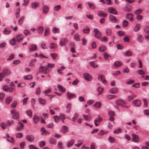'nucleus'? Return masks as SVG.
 <instances>
[{"instance_id": "f257e3e1", "label": "nucleus", "mask_w": 149, "mask_h": 149, "mask_svg": "<svg viewBox=\"0 0 149 149\" xmlns=\"http://www.w3.org/2000/svg\"><path fill=\"white\" fill-rule=\"evenodd\" d=\"M39 69L40 72L45 74L49 72L51 70V69H49L47 67L42 66L40 67Z\"/></svg>"}, {"instance_id": "f03ea898", "label": "nucleus", "mask_w": 149, "mask_h": 149, "mask_svg": "<svg viewBox=\"0 0 149 149\" xmlns=\"http://www.w3.org/2000/svg\"><path fill=\"white\" fill-rule=\"evenodd\" d=\"M11 114L13 115L12 116V118L15 119H18L19 116V113L18 111L16 110L13 109L10 111Z\"/></svg>"}, {"instance_id": "7ed1b4c3", "label": "nucleus", "mask_w": 149, "mask_h": 149, "mask_svg": "<svg viewBox=\"0 0 149 149\" xmlns=\"http://www.w3.org/2000/svg\"><path fill=\"white\" fill-rule=\"evenodd\" d=\"M37 48V45L35 44H31L29 47V52H33L35 51Z\"/></svg>"}, {"instance_id": "20e7f679", "label": "nucleus", "mask_w": 149, "mask_h": 149, "mask_svg": "<svg viewBox=\"0 0 149 149\" xmlns=\"http://www.w3.org/2000/svg\"><path fill=\"white\" fill-rule=\"evenodd\" d=\"M132 103L134 106L139 107L141 104V102L139 100L135 99L132 101Z\"/></svg>"}, {"instance_id": "39448f33", "label": "nucleus", "mask_w": 149, "mask_h": 149, "mask_svg": "<svg viewBox=\"0 0 149 149\" xmlns=\"http://www.w3.org/2000/svg\"><path fill=\"white\" fill-rule=\"evenodd\" d=\"M93 31L95 32L94 36L96 38H99L101 37V33L97 29H94Z\"/></svg>"}, {"instance_id": "423d86ee", "label": "nucleus", "mask_w": 149, "mask_h": 149, "mask_svg": "<svg viewBox=\"0 0 149 149\" xmlns=\"http://www.w3.org/2000/svg\"><path fill=\"white\" fill-rule=\"evenodd\" d=\"M84 79L88 81H90L92 79V77L91 75L88 73H86L83 74Z\"/></svg>"}, {"instance_id": "0eeeda50", "label": "nucleus", "mask_w": 149, "mask_h": 149, "mask_svg": "<svg viewBox=\"0 0 149 149\" xmlns=\"http://www.w3.org/2000/svg\"><path fill=\"white\" fill-rule=\"evenodd\" d=\"M68 41V40L67 38H63L60 41L59 45L61 46H64L67 43Z\"/></svg>"}, {"instance_id": "6e6552de", "label": "nucleus", "mask_w": 149, "mask_h": 149, "mask_svg": "<svg viewBox=\"0 0 149 149\" xmlns=\"http://www.w3.org/2000/svg\"><path fill=\"white\" fill-rule=\"evenodd\" d=\"M116 104L118 106H123V105L126 104V102L122 100L119 99L116 101Z\"/></svg>"}, {"instance_id": "1a4fd4ad", "label": "nucleus", "mask_w": 149, "mask_h": 149, "mask_svg": "<svg viewBox=\"0 0 149 149\" xmlns=\"http://www.w3.org/2000/svg\"><path fill=\"white\" fill-rule=\"evenodd\" d=\"M108 12L110 13L117 15L118 13L116 9L113 7H110L108 9Z\"/></svg>"}, {"instance_id": "9d476101", "label": "nucleus", "mask_w": 149, "mask_h": 149, "mask_svg": "<svg viewBox=\"0 0 149 149\" xmlns=\"http://www.w3.org/2000/svg\"><path fill=\"white\" fill-rule=\"evenodd\" d=\"M132 141L133 142L137 143L139 141V136L136 134H132Z\"/></svg>"}, {"instance_id": "9b49d317", "label": "nucleus", "mask_w": 149, "mask_h": 149, "mask_svg": "<svg viewBox=\"0 0 149 149\" xmlns=\"http://www.w3.org/2000/svg\"><path fill=\"white\" fill-rule=\"evenodd\" d=\"M98 79L104 84H106V80L105 79L103 76L99 74L98 76Z\"/></svg>"}, {"instance_id": "f8f14e48", "label": "nucleus", "mask_w": 149, "mask_h": 149, "mask_svg": "<svg viewBox=\"0 0 149 149\" xmlns=\"http://www.w3.org/2000/svg\"><path fill=\"white\" fill-rule=\"evenodd\" d=\"M126 18L129 20L130 21H133V15L132 14H126Z\"/></svg>"}, {"instance_id": "ddd939ff", "label": "nucleus", "mask_w": 149, "mask_h": 149, "mask_svg": "<svg viewBox=\"0 0 149 149\" xmlns=\"http://www.w3.org/2000/svg\"><path fill=\"white\" fill-rule=\"evenodd\" d=\"M98 116L99 117L98 119L95 120L94 121L95 124L96 126H97L99 125L100 123L102 120V118H100V116L99 115Z\"/></svg>"}, {"instance_id": "4468645a", "label": "nucleus", "mask_w": 149, "mask_h": 149, "mask_svg": "<svg viewBox=\"0 0 149 149\" xmlns=\"http://www.w3.org/2000/svg\"><path fill=\"white\" fill-rule=\"evenodd\" d=\"M17 41L19 42L23 39V36L21 34H18L16 36Z\"/></svg>"}, {"instance_id": "2eb2a0df", "label": "nucleus", "mask_w": 149, "mask_h": 149, "mask_svg": "<svg viewBox=\"0 0 149 149\" xmlns=\"http://www.w3.org/2000/svg\"><path fill=\"white\" fill-rule=\"evenodd\" d=\"M41 131L42 132V135H46L49 134V132L46 130L44 127H42L41 128Z\"/></svg>"}, {"instance_id": "dca6fc26", "label": "nucleus", "mask_w": 149, "mask_h": 149, "mask_svg": "<svg viewBox=\"0 0 149 149\" xmlns=\"http://www.w3.org/2000/svg\"><path fill=\"white\" fill-rule=\"evenodd\" d=\"M83 117L84 120L87 121L90 120L91 118V117L90 115H86L84 114H83Z\"/></svg>"}, {"instance_id": "f3484780", "label": "nucleus", "mask_w": 149, "mask_h": 149, "mask_svg": "<svg viewBox=\"0 0 149 149\" xmlns=\"http://www.w3.org/2000/svg\"><path fill=\"white\" fill-rule=\"evenodd\" d=\"M39 6V3L38 2H35L32 3L31 4V6L33 9H36L38 8Z\"/></svg>"}, {"instance_id": "a211bd4d", "label": "nucleus", "mask_w": 149, "mask_h": 149, "mask_svg": "<svg viewBox=\"0 0 149 149\" xmlns=\"http://www.w3.org/2000/svg\"><path fill=\"white\" fill-rule=\"evenodd\" d=\"M106 49V47L103 45H100L98 49L99 51L100 52H104L105 51Z\"/></svg>"}, {"instance_id": "6ab92c4d", "label": "nucleus", "mask_w": 149, "mask_h": 149, "mask_svg": "<svg viewBox=\"0 0 149 149\" xmlns=\"http://www.w3.org/2000/svg\"><path fill=\"white\" fill-rule=\"evenodd\" d=\"M38 101L39 104L41 105H44L46 104V100L42 98H39L38 99Z\"/></svg>"}, {"instance_id": "aec40b11", "label": "nucleus", "mask_w": 149, "mask_h": 149, "mask_svg": "<svg viewBox=\"0 0 149 149\" xmlns=\"http://www.w3.org/2000/svg\"><path fill=\"white\" fill-rule=\"evenodd\" d=\"M44 27L43 26H39L37 29L38 33L41 34L43 33L44 31Z\"/></svg>"}, {"instance_id": "412c9836", "label": "nucleus", "mask_w": 149, "mask_h": 149, "mask_svg": "<svg viewBox=\"0 0 149 149\" xmlns=\"http://www.w3.org/2000/svg\"><path fill=\"white\" fill-rule=\"evenodd\" d=\"M18 124L20 125V126L19 127H17L16 130L17 131H19L23 129L24 125L20 121L18 122Z\"/></svg>"}, {"instance_id": "4be33fe9", "label": "nucleus", "mask_w": 149, "mask_h": 149, "mask_svg": "<svg viewBox=\"0 0 149 149\" xmlns=\"http://www.w3.org/2000/svg\"><path fill=\"white\" fill-rule=\"evenodd\" d=\"M109 19L110 21L113 22H115L117 21L116 17L112 15H111L109 16Z\"/></svg>"}, {"instance_id": "5701e85b", "label": "nucleus", "mask_w": 149, "mask_h": 149, "mask_svg": "<svg viewBox=\"0 0 149 149\" xmlns=\"http://www.w3.org/2000/svg\"><path fill=\"white\" fill-rule=\"evenodd\" d=\"M118 89L117 88H114L109 90L110 93L113 94H115L118 92Z\"/></svg>"}, {"instance_id": "b1692460", "label": "nucleus", "mask_w": 149, "mask_h": 149, "mask_svg": "<svg viewBox=\"0 0 149 149\" xmlns=\"http://www.w3.org/2000/svg\"><path fill=\"white\" fill-rule=\"evenodd\" d=\"M98 15L100 17H106L107 16V15L102 11H100L98 12Z\"/></svg>"}, {"instance_id": "393cba45", "label": "nucleus", "mask_w": 149, "mask_h": 149, "mask_svg": "<svg viewBox=\"0 0 149 149\" xmlns=\"http://www.w3.org/2000/svg\"><path fill=\"white\" fill-rule=\"evenodd\" d=\"M43 13L44 14L46 13L49 11V8L47 5H45L43 7Z\"/></svg>"}, {"instance_id": "a878e982", "label": "nucleus", "mask_w": 149, "mask_h": 149, "mask_svg": "<svg viewBox=\"0 0 149 149\" xmlns=\"http://www.w3.org/2000/svg\"><path fill=\"white\" fill-rule=\"evenodd\" d=\"M66 95L68 97V98H72L73 97H75L76 96V95L75 94L73 93H70L68 92L67 93Z\"/></svg>"}, {"instance_id": "bb28decb", "label": "nucleus", "mask_w": 149, "mask_h": 149, "mask_svg": "<svg viewBox=\"0 0 149 149\" xmlns=\"http://www.w3.org/2000/svg\"><path fill=\"white\" fill-rule=\"evenodd\" d=\"M74 140L72 139L70 141H68L67 143V147L68 148H70L74 143Z\"/></svg>"}, {"instance_id": "cd10ccee", "label": "nucleus", "mask_w": 149, "mask_h": 149, "mask_svg": "<svg viewBox=\"0 0 149 149\" xmlns=\"http://www.w3.org/2000/svg\"><path fill=\"white\" fill-rule=\"evenodd\" d=\"M101 104L100 102H96L93 105L95 108H100L101 107Z\"/></svg>"}, {"instance_id": "c85d7f7f", "label": "nucleus", "mask_w": 149, "mask_h": 149, "mask_svg": "<svg viewBox=\"0 0 149 149\" xmlns=\"http://www.w3.org/2000/svg\"><path fill=\"white\" fill-rule=\"evenodd\" d=\"M13 100V97L11 96L8 97L6 99V103L7 104H9Z\"/></svg>"}, {"instance_id": "c756f323", "label": "nucleus", "mask_w": 149, "mask_h": 149, "mask_svg": "<svg viewBox=\"0 0 149 149\" xmlns=\"http://www.w3.org/2000/svg\"><path fill=\"white\" fill-rule=\"evenodd\" d=\"M90 64L92 67L94 68H97L98 65L94 61L90 62L89 63Z\"/></svg>"}, {"instance_id": "7c9ffc66", "label": "nucleus", "mask_w": 149, "mask_h": 149, "mask_svg": "<svg viewBox=\"0 0 149 149\" xmlns=\"http://www.w3.org/2000/svg\"><path fill=\"white\" fill-rule=\"evenodd\" d=\"M87 4L88 5L90 9L92 10H94L95 9V6L94 4L91 3L90 2H87Z\"/></svg>"}, {"instance_id": "2f4dec72", "label": "nucleus", "mask_w": 149, "mask_h": 149, "mask_svg": "<svg viewBox=\"0 0 149 149\" xmlns=\"http://www.w3.org/2000/svg\"><path fill=\"white\" fill-rule=\"evenodd\" d=\"M26 139L28 141L32 142L34 140V137L33 136L28 135L26 136Z\"/></svg>"}, {"instance_id": "473e14b6", "label": "nucleus", "mask_w": 149, "mask_h": 149, "mask_svg": "<svg viewBox=\"0 0 149 149\" xmlns=\"http://www.w3.org/2000/svg\"><path fill=\"white\" fill-rule=\"evenodd\" d=\"M3 73L5 75H9L10 74V71L8 69L6 68L3 71Z\"/></svg>"}, {"instance_id": "72a5a7b5", "label": "nucleus", "mask_w": 149, "mask_h": 149, "mask_svg": "<svg viewBox=\"0 0 149 149\" xmlns=\"http://www.w3.org/2000/svg\"><path fill=\"white\" fill-rule=\"evenodd\" d=\"M9 42L12 45H15L16 44V41L15 38L11 39L9 40Z\"/></svg>"}, {"instance_id": "f704fd0d", "label": "nucleus", "mask_w": 149, "mask_h": 149, "mask_svg": "<svg viewBox=\"0 0 149 149\" xmlns=\"http://www.w3.org/2000/svg\"><path fill=\"white\" fill-rule=\"evenodd\" d=\"M108 140L109 142L111 143H114L116 140L115 139L114 137L110 136L108 138Z\"/></svg>"}, {"instance_id": "c9c22d12", "label": "nucleus", "mask_w": 149, "mask_h": 149, "mask_svg": "<svg viewBox=\"0 0 149 149\" xmlns=\"http://www.w3.org/2000/svg\"><path fill=\"white\" fill-rule=\"evenodd\" d=\"M122 64V63L119 61H116L113 64L114 66L116 68H118Z\"/></svg>"}, {"instance_id": "e433bc0d", "label": "nucleus", "mask_w": 149, "mask_h": 149, "mask_svg": "<svg viewBox=\"0 0 149 149\" xmlns=\"http://www.w3.org/2000/svg\"><path fill=\"white\" fill-rule=\"evenodd\" d=\"M49 27H46L45 29V33L44 36H47L49 35Z\"/></svg>"}, {"instance_id": "4c0bfd02", "label": "nucleus", "mask_w": 149, "mask_h": 149, "mask_svg": "<svg viewBox=\"0 0 149 149\" xmlns=\"http://www.w3.org/2000/svg\"><path fill=\"white\" fill-rule=\"evenodd\" d=\"M65 68V67L63 66H61L58 68L57 70V72L59 74H61L63 73L62 70Z\"/></svg>"}, {"instance_id": "58836bf2", "label": "nucleus", "mask_w": 149, "mask_h": 149, "mask_svg": "<svg viewBox=\"0 0 149 149\" xmlns=\"http://www.w3.org/2000/svg\"><path fill=\"white\" fill-rule=\"evenodd\" d=\"M33 120L35 124L37 123L39 121V118L36 115H34L33 118Z\"/></svg>"}, {"instance_id": "ea45409f", "label": "nucleus", "mask_w": 149, "mask_h": 149, "mask_svg": "<svg viewBox=\"0 0 149 149\" xmlns=\"http://www.w3.org/2000/svg\"><path fill=\"white\" fill-rule=\"evenodd\" d=\"M11 32V31L8 28H5L3 31V33L5 34L8 35L10 34Z\"/></svg>"}, {"instance_id": "a19ab883", "label": "nucleus", "mask_w": 149, "mask_h": 149, "mask_svg": "<svg viewBox=\"0 0 149 149\" xmlns=\"http://www.w3.org/2000/svg\"><path fill=\"white\" fill-rule=\"evenodd\" d=\"M25 19V17L24 16H22L21 18L19 19L18 21V23L19 24L21 25L24 21Z\"/></svg>"}, {"instance_id": "79ce46f5", "label": "nucleus", "mask_w": 149, "mask_h": 149, "mask_svg": "<svg viewBox=\"0 0 149 149\" xmlns=\"http://www.w3.org/2000/svg\"><path fill=\"white\" fill-rule=\"evenodd\" d=\"M140 25L139 24H136L134 27V30L135 31H138L140 28Z\"/></svg>"}, {"instance_id": "37998d69", "label": "nucleus", "mask_w": 149, "mask_h": 149, "mask_svg": "<svg viewBox=\"0 0 149 149\" xmlns=\"http://www.w3.org/2000/svg\"><path fill=\"white\" fill-rule=\"evenodd\" d=\"M7 138L6 140L7 141L11 143H13L14 141V139L13 137H10L8 135L7 136Z\"/></svg>"}, {"instance_id": "c03bdc74", "label": "nucleus", "mask_w": 149, "mask_h": 149, "mask_svg": "<svg viewBox=\"0 0 149 149\" xmlns=\"http://www.w3.org/2000/svg\"><path fill=\"white\" fill-rule=\"evenodd\" d=\"M122 132V130L120 128H119L114 130L113 132V133L114 134H118L119 133H121Z\"/></svg>"}, {"instance_id": "a18cd8bd", "label": "nucleus", "mask_w": 149, "mask_h": 149, "mask_svg": "<svg viewBox=\"0 0 149 149\" xmlns=\"http://www.w3.org/2000/svg\"><path fill=\"white\" fill-rule=\"evenodd\" d=\"M62 128L63 130L62 132L63 133L67 132L68 131V127L65 125L62 126Z\"/></svg>"}, {"instance_id": "49530a36", "label": "nucleus", "mask_w": 149, "mask_h": 149, "mask_svg": "<svg viewBox=\"0 0 149 149\" xmlns=\"http://www.w3.org/2000/svg\"><path fill=\"white\" fill-rule=\"evenodd\" d=\"M52 31L54 33H58L60 31V29L58 28L54 27L52 28Z\"/></svg>"}, {"instance_id": "de8ad7c7", "label": "nucleus", "mask_w": 149, "mask_h": 149, "mask_svg": "<svg viewBox=\"0 0 149 149\" xmlns=\"http://www.w3.org/2000/svg\"><path fill=\"white\" fill-rule=\"evenodd\" d=\"M108 133V131L105 132L103 130H101L98 132V134L99 136H102L104 135L105 134H107Z\"/></svg>"}, {"instance_id": "09e8293b", "label": "nucleus", "mask_w": 149, "mask_h": 149, "mask_svg": "<svg viewBox=\"0 0 149 149\" xmlns=\"http://www.w3.org/2000/svg\"><path fill=\"white\" fill-rule=\"evenodd\" d=\"M142 11V9L139 8L136 10L134 13V14L136 15H139L141 13Z\"/></svg>"}, {"instance_id": "8fccbe9b", "label": "nucleus", "mask_w": 149, "mask_h": 149, "mask_svg": "<svg viewBox=\"0 0 149 149\" xmlns=\"http://www.w3.org/2000/svg\"><path fill=\"white\" fill-rule=\"evenodd\" d=\"M143 39V38L142 37L141 35H138L137 36V40L138 41L140 42H142Z\"/></svg>"}, {"instance_id": "3c124183", "label": "nucleus", "mask_w": 149, "mask_h": 149, "mask_svg": "<svg viewBox=\"0 0 149 149\" xmlns=\"http://www.w3.org/2000/svg\"><path fill=\"white\" fill-rule=\"evenodd\" d=\"M136 73L139 75H144L145 72L142 70L141 69L137 70L136 72Z\"/></svg>"}, {"instance_id": "603ef678", "label": "nucleus", "mask_w": 149, "mask_h": 149, "mask_svg": "<svg viewBox=\"0 0 149 149\" xmlns=\"http://www.w3.org/2000/svg\"><path fill=\"white\" fill-rule=\"evenodd\" d=\"M103 88L100 87H99L97 89V91L98 92V95H100L103 92Z\"/></svg>"}, {"instance_id": "864d4df0", "label": "nucleus", "mask_w": 149, "mask_h": 149, "mask_svg": "<svg viewBox=\"0 0 149 149\" xmlns=\"http://www.w3.org/2000/svg\"><path fill=\"white\" fill-rule=\"evenodd\" d=\"M116 96L113 95H107V97L108 100H111L115 98Z\"/></svg>"}, {"instance_id": "5fc2aeb1", "label": "nucleus", "mask_w": 149, "mask_h": 149, "mask_svg": "<svg viewBox=\"0 0 149 149\" xmlns=\"http://www.w3.org/2000/svg\"><path fill=\"white\" fill-rule=\"evenodd\" d=\"M39 145L40 148H42L45 146V143L43 141H41L39 142Z\"/></svg>"}, {"instance_id": "6e6d98bb", "label": "nucleus", "mask_w": 149, "mask_h": 149, "mask_svg": "<svg viewBox=\"0 0 149 149\" xmlns=\"http://www.w3.org/2000/svg\"><path fill=\"white\" fill-rule=\"evenodd\" d=\"M0 125L1 128L3 130L5 129L6 128L7 125L4 123L3 122L1 123L0 124Z\"/></svg>"}, {"instance_id": "4d7b16f0", "label": "nucleus", "mask_w": 149, "mask_h": 149, "mask_svg": "<svg viewBox=\"0 0 149 149\" xmlns=\"http://www.w3.org/2000/svg\"><path fill=\"white\" fill-rule=\"evenodd\" d=\"M57 87L58 90L61 92H64L65 91V89L60 85H58Z\"/></svg>"}, {"instance_id": "13d9d810", "label": "nucleus", "mask_w": 149, "mask_h": 149, "mask_svg": "<svg viewBox=\"0 0 149 149\" xmlns=\"http://www.w3.org/2000/svg\"><path fill=\"white\" fill-rule=\"evenodd\" d=\"M24 33L25 35L26 36H29L31 34V32L26 29L24 30Z\"/></svg>"}, {"instance_id": "bf43d9fd", "label": "nucleus", "mask_w": 149, "mask_h": 149, "mask_svg": "<svg viewBox=\"0 0 149 149\" xmlns=\"http://www.w3.org/2000/svg\"><path fill=\"white\" fill-rule=\"evenodd\" d=\"M26 114L30 117H31L32 116V112L30 110H28L26 111Z\"/></svg>"}, {"instance_id": "052dcab7", "label": "nucleus", "mask_w": 149, "mask_h": 149, "mask_svg": "<svg viewBox=\"0 0 149 149\" xmlns=\"http://www.w3.org/2000/svg\"><path fill=\"white\" fill-rule=\"evenodd\" d=\"M136 97V96L134 95H129L127 99L129 101H130Z\"/></svg>"}, {"instance_id": "680f3d73", "label": "nucleus", "mask_w": 149, "mask_h": 149, "mask_svg": "<svg viewBox=\"0 0 149 149\" xmlns=\"http://www.w3.org/2000/svg\"><path fill=\"white\" fill-rule=\"evenodd\" d=\"M74 38L76 41H79V36L78 33L75 34L74 35Z\"/></svg>"}, {"instance_id": "e2e57ef3", "label": "nucleus", "mask_w": 149, "mask_h": 149, "mask_svg": "<svg viewBox=\"0 0 149 149\" xmlns=\"http://www.w3.org/2000/svg\"><path fill=\"white\" fill-rule=\"evenodd\" d=\"M25 80H29L32 79V76L31 74H28L24 77Z\"/></svg>"}, {"instance_id": "0e129e2a", "label": "nucleus", "mask_w": 149, "mask_h": 149, "mask_svg": "<svg viewBox=\"0 0 149 149\" xmlns=\"http://www.w3.org/2000/svg\"><path fill=\"white\" fill-rule=\"evenodd\" d=\"M61 8L60 5H58L55 6L54 8V10L55 11H58Z\"/></svg>"}, {"instance_id": "69168bd1", "label": "nucleus", "mask_w": 149, "mask_h": 149, "mask_svg": "<svg viewBox=\"0 0 149 149\" xmlns=\"http://www.w3.org/2000/svg\"><path fill=\"white\" fill-rule=\"evenodd\" d=\"M50 55L53 60H55L56 58L57 54L56 53H51Z\"/></svg>"}, {"instance_id": "338daca9", "label": "nucleus", "mask_w": 149, "mask_h": 149, "mask_svg": "<svg viewBox=\"0 0 149 149\" xmlns=\"http://www.w3.org/2000/svg\"><path fill=\"white\" fill-rule=\"evenodd\" d=\"M71 107V105L70 104H68L66 106V111L67 112H69L70 111Z\"/></svg>"}, {"instance_id": "774afa93", "label": "nucleus", "mask_w": 149, "mask_h": 149, "mask_svg": "<svg viewBox=\"0 0 149 149\" xmlns=\"http://www.w3.org/2000/svg\"><path fill=\"white\" fill-rule=\"evenodd\" d=\"M128 24V22L126 20H124L123 21V27L125 28L127 26Z\"/></svg>"}]
</instances>
